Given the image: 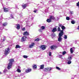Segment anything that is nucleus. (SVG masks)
<instances>
[{
  "label": "nucleus",
  "instance_id": "f257e3e1",
  "mask_svg": "<svg viewBox=\"0 0 79 79\" xmlns=\"http://www.w3.org/2000/svg\"><path fill=\"white\" fill-rule=\"evenodd\" d=\"M9 63L8 66L7 67V69L8 70L10 69L12 67V64H13V62H14V59H10L9 60Z\"/></svg>",
  "mask_w": 79,
  "mask_h": 79
},
{
  "label": "nucleus",
  "instance_id": "f03ea898",
  "mask_svg": "<svg viewBox=\"0 0 79 79\" xmlns=\"http://www.w3.org/2000/svg\"><path fill=\"white\" fill-rule=\"evenodd\" d=\"M63 33L62 31L61 32H60L59 34V38H58V41H59V42H61L62 38L61 37L63 36Z\"/></svg>",
  "mask_w": 79,
  "mask_h": 79
},
{
  "label": "nucleus",
  "instance_id": "7ed1b4c3",
  "mask_svg": "<svg viewBox=\"0 0 79 79\" xmlns=\"http://www.w3.org/2000/svg\"><path fill=\"white\" fill-rule=\"evenodd\" d=\"M10 52V49L9 48H6L5 51H4V55H7L8 54H9Z\"/></svg>",
  "mask_w": 79,
  "mask_h": 79
},
{
  "label": "nucleus",
  "instance_id": "20e7f679",
  "mask_svg": "<svg viewBox=\"0 0 79 79\" xmlns=\"http://www.w3.org/2000/svg\"><path fill=\"white\" fill-rule=\"evenodd\" d=\"M52 69V68L50 67H47L46 68H45L43 70L44 71H45V72H48L49 71H50Z\"/></svg>",
  "mask_w": 79,
  "mask_h": 79
},
{
  "label": "nucleus",
  "instance_id": "39448f33",
  "mask_svg": "<svg viewBox=\"0 0 79 79\" xmlns=\"http://www.w3.org/2000/svg\"><path fill=\"white\" fill-rule=\"evenodd\" d=\"M27 38V36H23L22 37L21 39V42H25L26 40V39Z\"/></svg>",
  "mask_w": 79,
  "mask_h": 79
},
{
  "label": "nucleus",
  "instance_id": "423d86ee",
  "mask_svg": "<svg viewBox=\"0 0 79 79\" xmlns=\"http://www.w3.org/2000/svg\"><path fill=\"white\" fill-rule=\"evenodd\" d=\"M57 48V46L56 45H53L51 46L50 48L51 50H56V49Z\"/></svg>",
  "mask_w": 79,
  "mask_h": 79
},
{
  "label": "nucleus",
  "instance_id": "0eeeda50",
  "mask_svg": "<svg viewBox=\"0 0 79 79\" xmlns=\"http://www.w3.org/2000/svg\"><path fill=\"white\" fill-rule=\"evenodd\" d=\"M3 10L4 12H5L6 13H7V12H8V11H9L8 9L5 7H3Z\"/></svg>",
  "mask_w": 79,
  "mask_h": 79
},
{
  "label": "nucleus",
  "instance_id": "6e6552de",
  "mask_svg": "<svg viewBox=\"0 0 79 79\" xmlns=\"http://www.w3.org/2000/svg\"><path fill=\"white\" fill-rule=\"evenodd\" d=\"M25 71L27 73H30V72H31V71H32V69L28 68L26 69Z\"/></svg>",
  "mask_w": 79,
  "mask_h": 79
},
{
  "label": "nucleus",
  "instance_id": "1a4fd4ad",
  "mask_svg": "<svg viewBox=\"0 0 79 79\" xmlns=\"http://www.w3.org/2000/svg\"><path fill=\"white\" fill-rule=\"evenodd\" d=\"M35 45V43H31V44L29 46L30 48H33Z\"/></svg>",
  "mask_w": 79,
  "mask_h": 79
},
{
  "label": "nucleus",
  "instance_id": "9d476101",
  "mask_svg": "<svg viewBox=\"0 0 79 79\" xmlns=\"http://www.w3.org/2000/svg\"><path fill=\"white\" fill-rule=\"evenodd\" d=\"M50 19H51V20H55L56 19L55 18V17L54 16H52V15H50Z\"/></svg>",
  "mask_w": 79,
  "mask_h": 79
},
{
  "label": "nucleus",
  "instance_id": "9b49d317",
  "mask_svg": "<svg viewBox=\"0 0 79 79\" xmlns=\"http://www.w3.org/2000/svg\"><path fill=\"white\" fill-rule=\"evenodd\" d=\"M23 35H29V34L27 31H26L24 32L23 33Z\"/></svg>",
  "mask_w": 79,
  "mask_h": 79
},
{
  "label": "nucleus",
  "instance_id": "f8f14e48",
  "mask_svg": "<svg viewBox=\"0 0 79 79\" xmlns=\"http://www.w3.org/2000/svg\"><path fill=\"white\" fill-rule=\"evenodd\" d=\"M22 6L23 9H25L27 6V4H23Z\"/></svg>",
  "mask_w": 79,
  "mask_h": 79
},
{
  "label": "nucleus",
  "instance_id": "ddd939ff",
  "mask_svg": "<svg viewBox=\"0 0 79 79\" xmlns=\"http://www.w3.org/2000/svg\"><path fill=\"white\" fill-rule=\"evenodd\" d=\"M57 31V29L56 28H54L52 30V32H55L56 31Z\"/></svg>",
  "mask_w": 79,
  "mask_h": 79
},
{
  "label": "nucleus",
  "instance_id": "4468645a",
  "mask_svg": "<svg viewBox=\"0 0 79 79\" xmlns=\"http://www.w3.org/2000/svg\"><path fill=\"white\" fill-rule=\"evenodd\" d=\"M41 48L42 50H45L46 48V47L44 45H42L41 46Z\"/></svg>",
  "mask_w": 79,
  "mask_h": 79
},
{
  "label": "nucleus",
  "instance_id": "2eb2a0df",
  "mask_svg": "<svg viewBox=\"0 0 79 79\" xmlns=\"http://www.w3.org/2000/svg\"><path fill=\"white\" fill-rule=\"evenodd\" d=\"M57 29H58V32H60H60H61L62 31L63 32V34H64V33L63 32V30H61L60 29V27H58V28H57Z\"/></svg>",
  "mask_w": 79,
  "mask_h": 79
},
{
  "label": "nucleus",
  "instance_id": "dca6fc26",
  "mask_svg": "<svg viewBox=\"0 0 79 79\" xmlns=\"http://www.w3.org/2000/svg\"><path fill=\"white\" fill-rule=\"evenodd\" d=\"M16 29H17L18 30H19V29H20V25H19V24H17L16 25Z\"/></svg>",
  "mask_w": 79,
  "mask_h": 79
},
{
  "label": "nucleus",
  "instance_id": "f3484780",
  "mask_svg": "<svg viewBox=\"0 0 79 79\" xmlns=\"http://www.w3.org/2000/svg\"><path fill=\"white\" fill-rule=\"evenodd\" d=\"M47 22L48 23H51V22H52V20L51 19L49 18V19H48L46 20Z\"/></svg>",
  "mask_w": 79,
  "mask_h": 79
},
{
  "label": "nucleus",
  "instance_id": "a211bd4d",
  "mask_svg": "<svg viewBox=\"0 0 79 79\" xmlns=\"http://www.w3.org/2000/svg\"><path fill=\"white\" fill-rule=\"evenodd\" d=\"M44 68V65L42 64L40 66V69H43Z\"/></svg>",
  "mask_w": 79,
  "mask_h": 79
},
{
  "label": "nucleus",
  "instance_id": "6ab92c4d",
  "mask_svg": "<svg viewBox=\"0 0 79 79\" xmlns=\"http://www.w3.org/2000/svg\"><path fill=\"white\" fill-rule=\"evenodd\" d=\"M72 60V57L71 56H69L67 59V61H71Z\"/></svg>",
  "mask_w": 79,
  "mask_h": 79
},
{
  "label": "nucleus",
  "instance_id": "aec40b11",
  "mask_svg": "<svg viewBox=\"0 0 79 79\" xmlns=\"http://www.w3.org/2000/svg\"><path fill=\"white\" fill-rule=\"evenodd\" d=\"M7 24H8L7 23L5 22L3 23L2 26H7Z\"/></svg>",
  "mask_w": 79,
  "mask_h": 79
},
{
  "label": "nucleus",
  "instance_id": "412c9836",
  "mask_svg": "<svg viewBox=\"0 0 79 79\" xmlns=\"http://www.w3.org/2000/svg\"><path fill=\"white\" fill-rule=\"evenodd\" d=\"M32 67L33 69H36L37 68V65L35 64H34Z\"/></svg>",
  "mask_w": 79,
  "mask_h": 79
},
{
  "label": "nucleus",
  "instance_id": "4be33fe9",
  "mask_svg": "<svg viewBox=\"0 0 79 79\" xmlns=\"http://www.w3.org/2000/svg\"><path fill=\"white\" fill-rule=\"evenodd\" d=\"M15 48H20L21 46H20L19 45L17 44V45H16Z\"/></svg>",
  "mask_w": 79,
  "mask_h": 79
},
{
  "label": "nucleus",
  "instance_id": "5701e85b",
  "mask_svg": "<svg viewBox=\"0 0 79 79\" xmlns=\"http://www.w3.org/2000/svg\"><path fill=\"white\" fill-rule=\"evenodd\" d=\"M61 28L63 30H63H64V29H66V27H64V26H62L61 27Z\"/></svg>",
  "mask_w": 79,
  "mask_h": 79
},
{
  "label": "nucleus",
  "instance_id": "b1692460",
  "mask_svg": "<svg viewBox=\"0 0 79 79\" xmlns=\"http://www.w3.org/2000/svg\"><path fill=\"white\" fill-rule=\"evenodd\" d=\"M70 51L71 53L72 54L73 53V48H71L70 49Z\"/></svg>",
  "mask_w": 79,
  "mask_h": 79
},
{
  "label": "nucleus",
  "instance_id": "393cba45",
  "mask_svg": "<svg viewBox=\"0 0 79 79\" xmlns=\"http://www.w3.org/2000/svg\"><path fill=\"white\" fill-rule=\"evenodd\" d=\"M68 61V62H67V64H70L71 63V60H67Z\"/></svg>",
  "mask_w": 79,
  "mask_h": 79
},
{
  "label": "nucleus",
  "instance_id": "a878e982",
  "mask_svg": "<svg viewBox=\"0 0 79 79\" xmlns=\"http://www.w3.org/2000/svg\"><path fill=\"white\" fill-rule=\"evenodd\" d=\"M17 71L18 73H21V70L19 69H18L17 70Z\"/></svg>",
  "mask_w": 79,
  "mask_h": 79
},
{
  "label": "nucleus",
  "instance_id": "bb28decb",
  "mask_svg": "<svg viewBox=\"0 0 79 79\" xmlns=\"http://www.w3.org/2000/svg\"><path fill=\"white\" fill-rule=\"evenodd\" d=\"M39 40H40L39 39L37 38L35 40V41H37V42H39Z\"/></svg>",
  "mask_w": 79,
  "mask_h": 79
},
{
  "label": "nucleus",
  "instance_id": "cd10ccee",
  "mask_svg": "<svg viewBox=\"0 0 79 79\" xmlns=\"http://www.w3.org/2000/svg\"><path fill=\"white\" fill-rule=\"evenodd\" d=\"M8 71V70H6V69H5L3 71V73H6V72H7Z\"/></svg>",
  "mask_w": 79,
  "mask_h": 79
},
{
  "label": "nucleus",
  "instance_id": "c85d7f7f",
  "mask_svg": "<svg viewBox=\"0 0 79 79\" xmlns=\"http://www.w3.org/2000/svg\"><path fill=\"white\" fill-rule=\"evenodd\" d=\"M66 53V52L65 51H64L62 52V55H64Z\"/></svg>",
  "mask_w": 79,
  "mask_h": 79
},
{
  "label": "nucleus",
  "instance_id": "c756f323",
  "mask_svg": "<svg viewBox=\"0 0 79 79\" xmlns=\"http://www.w3.org/2000/svg\"><path fill=\"white\" fill-rule=\"evenodd\" d=\"M41 29H42V30H44V29H45V27H44V26H41Z\"/></svg>",
  "mask_w": 79,
  "mask_h": 79
},
{
  "label": "nucleus",
  "instance_id": "7c9ffc66",
  "mask_svg": "<svg viewBox=\"0 0 79 79\" xmlns=\"http://www.w3.org/2000/svg\"><path fill=\"white\" fill-rule=\"evenodd\" d=\"M56 69H58V70H61V69L59 68L58 67H56Z\"/></svg>",
  "mask_w": 79,
  "mask_h": 79
},
{
  "label": "nucleus",
  "instance_id": "2f4dec72",
  "mask_svg": "<svg viewBox=\"0 0 79 79\" xmlns=\"http://www.w3.org/2000/svg\"><path fill=\"white\" fill-rule=\"evenodd\" d=\"M71 23L72 24H75V22L74 21H71Z\"/></svg>",
  "mask_w": 79,
  "mask_h": 79
},
{
  "label": "nucleus",
  "instance_id": "473e14b6",
  "mask_svg": "<svg viewBox=\"0 0 79 79\" xmlns=\"http://www.w3.org/2000/svg\"><path fill=\"white\" fill-rule=\"evenodd\" d=\"M27 57H28V56H23V58H27Z\"/></svg>",
  "mask_w": 79,
  "mask_h": 79
},
{
  "label": "nucleus",
  "instance_id": "72a5a7b5",
  "mask_svg": "<svg viewBox=\"0 0 79 79\" xmlns=\"http://www.w3.org/2000/svg\"><path fill=\"white\" fill-rule=\"evenodd\" d=\"M64 38L65 39H67V36L66 35H64Z\"/></svg>",
  "mask_w": 79,
  "mask_h": 79
},
{
  "label": "nucleus",
  "instance_id": "f704fd0d",
  "mask_svg": "<svg viewBox=\"0 0 79 79\" xmlns=\"http://www.w3.org/2000/svg\"><path fill=\"white\" fill-rule=\"evenodd\" d=\"M66 19L67 20H69V17H66Z\"/></svg>",
  "mask_w": 79,
  "mask_h": 79
},
{
  "label": "nucleus",
  "instance_id": "c9c22d12",
  "mask_svg": "<svg viewBox=\"0 0 79 79\" xmlns=\"http://www.w3.org/2000/svg\"><path fill=\"white\" fill-rule=\"evenodd\" d=\"M39 31L40 32H42V29H39Z\"/></svg>",
  "mask_w": 79,
  "mask_h": 79
},
{
  "label": "nucleus",
  "instance_id": "e433bc0d",
  "mask_svg": "<svg viewBox=\"0 0 79 79\" xmlns=\"http://www.w3.org/2000/svg\"><path fill=\"white\" fill-rule=\"evenodd\" d=\"M10 17H11L12 19H13V18H14V17H13V15H12V14H11Z\"/></svg>",
  "mask_w": 79,
  "mask_h": 79
},
{
  "label": "nucleus",
  "instance_id": "4c0bfd02",
  "mask_svg": "<svg viewBox=\"0 0 79 79\" xmlns=\"http://www.w3.org/2000/svg\"><path fill=\"white\" fill-rule=\"evenodd\" d=\"M59 27H61V26H62V24L59 23Z\"/></svg>",
  "mask_w": 79,
  "mask_h": 79
},
{
  "label": "nucleus",
  "instance_id": "58836bf2",
  "mask_svg": "<svg viewBox=\"0 0 79 79\" xmlns=\"http://www.w3.org/2000/svg\"><path fill=\"white\" fill-rule=\"evenodd\" d=\"M77 6H79V2H78L77 3Z\"/></svg>",
  "mask_w": 79,
  "mask_h": 79
},
{
  "label": "nucleus",
  "instance_id": "ea45409f",
  "mask_svg": "<svg viewBox=\"0 0 79 79\" xmlns=\"http://www.w3.org/2000/svg\"><path fill=\"white\" fill-rule=\"evenodd\" d=\"M25 30V27H23V28L22 29V30L23 31H24Z\"/></svg>",
  "mask_w": 79,
  "mask_h": 79
},
{
  "label": "nucleus",
  "instance_id": "a19ab883",
  "mask_svg": "<svg viewBox=\"0 0 79 79\" xmlns=\"http://www.w3.org/2000/svg\"><path fill=\"white\" fill-rule=\"evenodd\" d=\"M52 55V53H51V52H50L49 53V56H51Z\"/></svg>",
  "mask_w": 79,
  "mask_h": 79
},
{
  "label": "nucleus",
  "instance_id": "79ce46f5",
  "mask_svg": "<svg viewBox=\"0 0 79 79\" xmlns=\"http://www.w3.org/2000/svg\"><path fill=\"white\" fill-rule=\"evenodd\" d=\"M37 10H34L33 11V12H34L35 13H36V12H37Z\"/></svg>",
  "mask_w": 79,
  "mask_h": 79
},
{
  "label": "nucleus",
  "instance_id": "37998d69",
  "mask_svg": "<svg viewBox=\"0 0 79 79\" xmlns=\"http://www.w3.org/2000/svg\"><path fill=\"white\" fill-rule=\"evenodd\" d=\"M70 13H71V14H73V11H70Z\"/></svg>",
  "mask_w": 79,
  "mask_h": 79
},
{
  "label": "nucleus",
  "instance_id": "c03bdc74",
  "mask_svg": "<svg viewBox=\"0 0 79 79\" xmlns=\"http://www.w3.org/2000/svg\"><path fill=\"white\" fill-rule=\"evenodd\" d=\"M77 29L79 30V26H78V28H77Z\"/></svg>",
  "mask_w": 79,
  "mask_h": 79
},
{
  "label": "nucleus",
  "instance_id": "a18cd8bd",
  "mask_svg": "<svg viewBox=\"0 0 79 79\" xmlns=\"http://www.w3.org/2000/svg\"><path fill=\"white\" fill-rule=\"evenodd\" d=\"M5 40L4 39L3 40V41H5Z\"/></svg>",
  "mask_w": 79,
  "mask_h": 79
},
{
  "label": "nucleus",
  "instance_id": "49530a36",
  "mask_svg": "<svg viewBox=\"0 0 79 79\" xmlns=\"http://www.w3.org/2000/svg\"><path fill=\"white\" fill-rule=\"evenodd\" d=\"M1 74H2V72H0V75Z\"/></svg>",
  "mask_w": 79,
  "mask_h": 79
},
{
  "label": "nucleus",
  "instance_id": "de8ad7c7",
  "mask_svg": "<svg viewBox=\"0 0 79 79\" xmlns=\"http://www.w3.org/2000/svg\"><path fill=\"white\" fill-rule=\"evenodd\" d=\"M60 56H62V55H60Z\"/></svg>",
  "mask_w": 79,
  "mask_h": 79
}]
</instances>
